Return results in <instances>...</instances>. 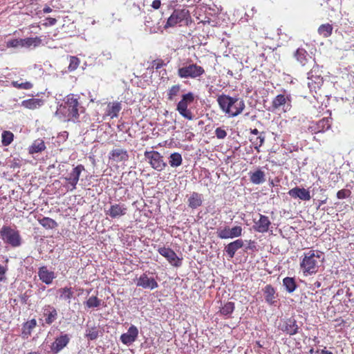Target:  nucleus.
Instances as JSON below:
<instances>
[{
	"instance_id": "f257e3e1",
	"label": "nucleus",
	"mask_w": 354,
	"mask_h": 354,
	"mask_svg": "<svg viewBox=\"0 0 354 354\" xmlns=\"http://www.w3.org/2000/svg\"><path fill=\"white\" fill-rule=\"evenodd\" d=\"M324 260V253L319 250H309L304 254L300 268L305 276L317 272Z\"/></svg>"
},
{
	"instance_id": "f03ea898",
	"label": "nucleus",
	"mask_w": 354,
	"mask_h": 354,
	"mask_svg": "<svg viewBox=\"0 0 354 354\" xmlns=\"http://www.w3.org/2000/svg\"><path fill=\"white\" fill-rule=\"evenodd\" d=\"M217 102L221 110L231 117L238 115L245 108V104L242 100L226 95L218 96Z\"/></svg>"
},
{
	"instance_id": "7ed1b4c3",
	"label": "nucleus",
	"mask_w": 354,
	"mask_h": 354,
	"mask_svg": "<svg viewBox=\"0 0 354 354\" xmlns=\"http://www.w3.org/2000/svg\"><path fill=\"white\" fill-rule=\"evenodd\" d=\"M59 111L68 120L77 119L79 116V102L77 98L73 94L67 95L64 100V104L60 106Z\"/></svg>"
},
{
	"instance_id": "20e7f679",
	"label": "nucleus",
	"mask_w": 354,
	"mask_h": 354,
	"mask_svg": "<svg viewBox=\"0 0 354 354\" xmlns=\"http://www.w3.org/2000/svg\"><path fill=\"white\" fill-rule=\"evenodd\" d=\"M0 236L5 243L17 248L21 245L19 232L10 226H3L0 230Z\"/></svg>"
},
{
	"instance_id": "39448f33",
	"label": "nucleus",
	"mask_w": 354,
	"mask_h": 354,
	"mask_svg": "<svg viewBox=\"0 0 354 354\" xmlns=\"http://www.w3.org/2000/svg\"><path fill=\"white\" fill-rule=\"evenodd\" d=\"M190 19L191 17L188 10L185 8L176 9L167 19L165 28H167L168 27H174L176 25L181 23H185L186 25H187L190 21Z\"/></svg>"
},
{
	"instance_id": "423d86ee",
	"label": "nucleus",
	"mask_w": 354,
	"mask_h": 354,
	"mask_svg": "<svg viewBox=\"0 0 354 354\" xmlns=\"http://www.w3.org/2000/svg\"><path fill=\"white\" fill-rule=\"evenodd\" d=\"M194 100V95L192 92H189L182 95L181 100L178 103L176 110L185 118L192 120L194 115L191 111L187 109L189 104Z\"/></svg>"
},
{
	"instance_id": "0eeeda50",
	"label": "nucleus",
	"mask_w": 354,
	"mask_h": 354,
	"mask_svg": "<svg viewBox=\"0 0 354 354\" xmlns=\"http://www.w3.org/2000/svg\"><path fill=\"white\" fill-rule=\"evenodd\" d=\"M205 73V70L196 64L185 65L178 69V75L181 78H197Z\"/></svg>"
},
{
	"instance_id": "6e6552de",
	"label": "nucleus",
	"mask_w": 354,
	"mask_h": 354,
	"mask_svg": "<svg viewBox=\"0 0 354 354\" xmlns=\"http://www.w3.org/2000/svg\"><path fill=\"white\" fill-rule=\"evenodd\" d=\"M145 157L149 160L151 167L156 171H161L164 170L167 166V163L164 161L163 157L158 151H145Z\"/></svg>"
},
{
	"instance_id": "1a4fd4ad",
	"label": "nucleus",
	"mask_w": 354,
	"mask_h": 354,
	"mask_svg": "<svg viewBox=\"0 0 354 354\" xmlns=\"http://www.w3.org/2000/svg\"><path fill=\"white\" fill-rule=\"evenodd\" d=\"M84 171V167L82 165H78L64 177V180L68 183V189L73 191L76 189V185L79 181L82 172Z\"/></svg>"
},
{
	"instance_id": "9d476101",
	"label": "nucleus",
	"mask_w": 354,
	"mask_h": 354,
	"mask_svg": "<svg viewBox=\"0 0 354 354\" xmlns=\"http://www.w3.org/2000/svg\"><path fill=\"white\" fill-rule=\"evenodd\" d=\"M317 67H313L309 73H308L307 77V85L311 92H317V90L320 88L323 83V79L321 75L317 74L318 72Z\"/></svg>"
},
{
	"instance_id": "9b49d317",
	"label": "nucleus",
	"mask_w": 354,
	"mask_h": 354,
	"mask_svg": "<svg viewBox=\"0 0 354 354\" xmlns=\"http://www.w3.org/2000/svg\"><path fill=\"white\" fill-rule=\"evenodd\" d=\"M158 252L165 257L167 261L173 266L179 267L181 265V259L178 257L176 254L169 248H160L158 250Z\"/></svg>"
},
{
	"instance_id": "f8f14e48",
	"label": "nucleus",
	"mask_w": 354,
	"mask_h": 354,
	"mask_svg": "<svg viewBox=\"0 0 354 354\" xmlns=\"http://www.w3.org/2000/svg\"><path fill=\"white\" fill-rule=\"evenodd\" d=\"M70 341V337L67 334H62L59 337H56L55 341L50 346L51 351L54 354H57L60 352L64 347L67 346Z\"/></svg>"
},
{
	"instance_id": "ddd939ff",
	"label": "nucleus",
	"mask_w": 354,
	"mask_h": 354,
	"mask_svg": "<svg viewBox=\"0 0 354 354\" xmlns=\"http://www.w3.org/2000/svg\"><path fill=\"white\" fill-rule=\"evenodd\" d=\"M138 333L137 327L131 325L127 332L120 336V340L124 344L130 345L137 339Z\"/></svg>"
},
{
	"instance_id": "4468645a",
	"label": "nucleus",
	"mask_w": 354,
	"mask_h": 354,
	"mask_svg": "<svg viewBox=\"0 0 354 354\" xmlns=\"http://www.w3.org/2000/svg\"><path fill=\"white\" fill-rule=\"evenodd\" d=\"M279 328L286 332L289 335H293L298 333L299 326L294 319H288L280 324Z\"/></svg>"
},
{
	"instance_id": "2eb2a0df",
	"label": "nucleus",
	"mask_w": 354,
	"mask_h": 354,
	"mask_svg": "<svg viewBox=\"0 0 354 354\" xmlns=\"http://www.w3.org/2000/svg\"><path fill=\"white\" fill-rule=\"evenodd\" d=\"M38 276L39 279L47 285L52 283L56 277L54 272L48 270L46 266H41L39 268Z\"/></svg>"
},
{
	"instance_id": "dca6fc26",
	"label": "nucleus",
	"mask_w": 354,
	"mask_h": 354,
	"mask_svg": "<svg viewBox=\"0 0 354 354\" xmlns=\"http://www.w3.org/2000/svg\"><path fill=\"white\" fill-rule=\"evenodd\" d=\"M136 284L138 286L150 290L155 289L158 286L156 280L153 278H149L146 274H143L139 277Z\"/></svg>"
},
{
	"instance_id": "f3484780",
	"label": "nucleus",
	"mask_w": 354,
	"mask_h": 354,
	"mask_svg": "<svg viewBox=\"0 0 354 354\" xmlns=\"http://www.w3.org/2000/svg\"><path fill=\"white\" fill-rule=\"evenodd\" d=\"M127 207L124 205L114 204L111 205L109 209L106 211V214L112 218L124 216L127 214Z\"/></svg>"
},
{
	"instance_id": "a211bd4d",
	"label": "nucleus",
	"mask_w": 354,
	"mask_h": 354,
	"mask_svg": "<svg viewBox=\"0 0 354 354\" xmlns=\"http://www.w3.org/2000/svg\"><path fill=\"white\" fill-rule=\"evenodd\" d=\"M288 194L292 198H298L302 201H309L311 198L308 190L298 187L291 189L288 192Z\"/></svg>"
},
{
	"instance_id": "6ab92c4d",
	"label": "nucleus",
	"mask_w": 354,
	"mask_h": 354,
	"mask_svg": "<svg viewBox=\"0 0 354 354\" xmlns=\"http://www.w3.org/2000/svg\"><path fill=\"white\" fill-rule=\"evenodd\" d=\"M109 158L117 162H124L129 159V154L127 150L116 148L111 151Z\"/></svg>"
},
{
	"instance_id": "aec40b11",
	"label": "nucleus",
	"mask_w": 354,
	"mask_h": 354,
	"mask_svg": "<svg viewBox=\"0 0 354 354\" xmlns=\"http://www.w3.org/2000/svg\"><path fill=\"white\" fill-rule=\"evenodd\" d=\"M271 223L268 216L260 214V218L258 221L255 222L254 229L259 232H266Z\"/></svg>"
},
{
	"instance_id": "412c9836",
	"label": "nucleus",
	"mask_w": 354,
	"mask_h": 354,
	"mask_svg": "<svg viewBox=\"0 0 354 354\" xmlns=\"http://www.w3.org/2000/svg\"><path fill=\"white\" fill-rule=\"evenodd\" d=\"M44 315L45 318L46 324L50 325L53 323L57 318V310L50 306H47L44 309Z\"/></svg>"
},
{
	"instance_id": "4be33fe9",
	"label": "nucleus",
	"mask_w": 354,
	"mask_h": 354,
	"mask_svg": "<svg viewBox=\"0 0 354 354\" xmlns=\"http://www.w3.org/2000/svg\"><path fill=\"white\" fill-rule=\"evenodd\" d=\"M243 246V241L241 239L230 243L225 248V252L230 258H233L236 252Z\"/></svg>"
},
{
	"instance_id": "5701e85b",
	"label": "nucleus",
	"mask_w": 354,
	"mask_h": 354,
	"mask_svg": "<svg viewBox=\"0 0 354 354\" xmlns=\"http://www.w3.org/2000/svg\"><path fill=\"white\" fill-rule=\"evenodd\" d=\"M265 299L269 304H274L276 301V294L274 288L271 285H267L263 289Z\"/></svg>"
},
{
	"instance_id": "b1692460",
	"label": "nucleus",
	"mask_w": 354,
	"mask_h": 354,
	"mask_svg": "<svg viewBox=\"0 0 354 354\" xmlns=\"http://www.w3.org/2000/svg\"><path fill=\"white\" fill-rule=\"evenodd\" d=\"M43 105L41 99L31 98L21 102V106L28 109H36Z\"/></svg>"
},
{
	"instance_id": "393cba45",
	"label": "nucleus",
	"mask_w": 354,
	"mask_h": 354,
	"mask_svg": "<svg viewBox=\"0 0 354 354\" xmlns=\"http://www.w3.org/2000/svg\"><path fill=\"white\" fill-rule=\"evenodd\" d=\"M202 195L197 192H193L188 199V205L192 209H196L202 205Z\"/></svg>"
},
{
	"instance_id": "a878e982",
	"label": "nucleus",
	"mask_w": 354,
	"mask_h": 354,
	"mask_svg": "<svg viewBox=\"0 0 354 354\" xmlns=\"http://www.w3.org/2000/svg\"><path fill=\"white\" fill-rule=\"evenodd\" d=\"M288 100V97H285L284 95L279 94L277 95L275 98L273 100L272 107L274 109H277L280 106H283V107H286V109H284V110L286 111L290 106V104H287Z\"/></svg>"
},
{
	"instance_id": "bb28decb",
	"label": "nucleus",
	"mask_w": 354,
	"mask_h": 354,
	"mask_svg": "<svg viewBox=\"0 0 354 354\" xmlns=\"http://www.w3.org/2000/svg\"><path fill=\"white\" fill-rule=\"evenodd\" d=\"M331 118H324L320 120L316 125L315 133L324 132L330 128Z\"/></svg>"
},
{
	"instance_id": "cd10ccee",
	"label": "nucleus",
	"mask_w": 354,
	"mask_h": 354,
	"mask_svg": "<svg viewBox=\"0 0 354 354\" xmlns=\"http://www.w3.org/2000/svg\"><path fill=\"white\" fill-rule=\"evenodd\" d=\"M37 322L35 319H32L26 322L23 326L22 337L26 339L28 338L32 333V330L36 326Z\"/></svg>"
},
{
	"instance_id": "c85d7f7f",
	"label": "nucleus",
	"mask_w": 354,
	"mask_h": 354,
	"mask_svg": "<svg viewBox=\"0 0 354 354\" xmlns=\"http://www.w3.org/2000/svg\"><path fill=\"white\" fill-rule=\"evenodd\" d=\"M46 149L45 143L41 140H35L32 145L29 147V153L31 154L39 153L44 151Z\"/></svg>"
},
{
	"instance_id": "c756f323",
	"label": "nucleus",
	"mask_w": 354,
	"mask_h": 354,
	"mask_svg": "<svg viewBox=\"0 0 354 354\" xmlns=\"http://www.w3.org/2000/svg\"><path fill=\"white\" fill-rule=\"evenodd\" d=\"M59 298L68 301L70 304L71 299L73 297V291L71 288L64 287L58 290Z\"/></svg>"
},
{
	"instance_id": "7c9ffc66",
	"label": "nucleus",
	"mask_w": 354,
	"mask_h": 354,
	"mask_svg": "<svg viewBox=\"0 0 354 354\" xmlns=\"http://www.w3.org/2000/svg\"><path fill=\"white\" fill-rule=\"evenodd\" d=\"M318 34L323 37H328L333 32V26L330 24H322L317 30Z\"/></svg>"
},
{
	"instance_id": "2f4dec72",
	"label": "nucleus",
	"mask_w": 354,
	"mask_h": 354,
	"mask_svg": "<svg viewBox=\"0 0 354 354\" xmlns=\"http://www.w3.org/2000/svg\"><path fill=\"white\" fill-rule=\"evenodd\" d=\"M250 180L252 183L259 185L265 181V174L261 170L259 169L250 176Z\"/></svg>"
},
{
	"instance_id": "473e14b6",
	"label": "nucleus",
	"mask_w": 354,
	"mask_h": 354,
	"mask_svg": "<svg viewBox=\"0 0 354 354\" xmlns=\"http://www.w3.org/2000/svg\"><path fill=\"white\" fill-rule=\"evenodd\" d=\"M108 115L111 116V118L117 117L118 113L121 110V104L120 102H113L112 104H109L108 105Z\"/></svg>"
},
{
	"instance_id": "72a5a7b5",
	"label": "nucleus",
	"mask_w": 354,
	"mask_h": 354,
	"mask_svg": "<svg viewBox=\"0 0 354 354\" xmlns=\"http://www.w3.org/2000/svg\"><path fill=\"white\" fill-rule=\"evenodd\" d=\"M169 163L172 167H177L181 165L183 162V158L181 155L179 153L175 152L171 153L169 158Z\"/></svg>"
},
{
	"instance_id": "f704fd0d",
	"label": "nucleus",
	"mask_w": 354,
	"mask_h": 354,
	"mask_svg": "<svg viewBox=\"0 0 354 354\" xmlns=\"http://www.w3.org/2000/svg\"><path fill=\"white\" fill-rule=\"evenodd\" d=\"M39 223L46 229H54L57 227V222L49 218V217H43L41 219H39Z\"/></svg>"
},
{
	"instance_id": "c9c22d12",
	"label": "nucleus",
	"mask_w": 354,
	"mask_h": 354,
	"mask_svg": "<svg viewBox=\"0 0 354 354\" xmlns=\"http://www.w3.org/2000/svg\"><path fill=\"white\" fill-rule=\"evenodd\" d=\"M295 56L297 61L300 62L302 66H305L308 62V54L306 51L303 48H299L296 51Z\"/></svg>"
},
{
	"instance_id": "e433bc0d",
	"label": "nucleus",
	"mask_w": 354,
	"mask_h": 354,
	"mask_svg": "<svg viewBox=\"0 0 354 354\" xmlns=\"http://www.w3.org/2000/svg\"><path fill=\"white\" fill-rule=\"evenodd\" d=\"M23 47H30V46H38L41 42V39L37 37H28L26 39H22Z\"/></svg>"
},
{
	"instance_id": "4c0bfd02",
	"label": "nucleus",
	"mask_w": 354,
	"mask_h": 354,
	"mask_svg": "<svg viewBox=\"0 0 354 354\" xmlns=\"http://www.w3.org/2000/svg\"><path fill=\"white\" fill-rule=\"evenodd\" d=\"M14 140V134L10 131H4L1 135V143L4 147L10 145Z\"/></svg>"
},
{
	"instance_id": "58836bf2",
	"label": "nucleus",
	"mask_w": 354,
	"mask_h": 354,
	"mask_svg": "<svg viewBox=\"0 0 354 354\" xmlns=\"http://www.w3.org/2000/svg\"><path fill=\"white\" fill-rule=\"evenodd\" d=\"M283 285L285 286L286 290L291 293L296 289V283L293 278L286 277L283 280Z\"/></svg>"
},
{
	"instance_id": "ea45409f",
	"label": "nucleus",
	"mask_w": 354,
	"mask_h": 354,
	"mask_svg": "<svg viewBox=\"0 0 354 354\" xmlns=\"http://www.w3.org/2000/svg\"><path fill=\"white\" fill-rule=\"evenodd\" d=\"M100 330L95 326L88 328L86 330V337L90 340H95L99 336Z\"/></svg>"
},
{
	"instance_id": "a19ab883",
	"label": "nucleus",
	"mask_w": 354,
	"mask_h": 354,
	"mask_svg": "<svg viewBox=\"0 0 354 354\" xmlns=\"http://www.w3.org/2000/svg\"><path fill=\"white\" fill-rule=\"evenodd\" d=\"M234 310V304L233 302H227L221 309V313L225 316L230 317Z\"/></svg>"
},
{
	"instance_id": "79ce46f5",
	"label": "nucleus",
	"mask_w": 354,
	"mask_h": 354,
	"mask_svg": "<svg viewBox=\"0 0 354 354\" xmlns=\"http://www.w3.org/2000/svg\"><path fill=\"white\" fill-rule=\"evenodd\" d=\"M180 91V85L176 84L172 86L168 91L167 98L170 101H173L174 97L177 96Z\"/></svg>"
},
{
	"instance_id": "37998d69",
	"label": "nucleus",
	"mask_w": 354,
	"mask_h": 354,
	"mask_svg": "<svg viewBox=\"0 0 354 354\" xmlns=\"http://www.w3.org/2000/svg\"><path fill=\"white\" fill-rule=\"evenodd\" d=\"M218 237L222 239H232L231 234H230V227L227 226H225L223 229L220 228L217 230L216 232Z\"/></svg>"
},
{
	"instance_id": "c03bdc74",
	"label": "nucleus",
	"mask_w": 354,
	"mask_h": 354,
	"mask_svg": "<svg viewBox=\"0 0 354 354\" xmlns=\"http://www.w3.org/2000/svg\"><path fill=\"white\" fill-rule=\"evenodd\" d=\"M101 302L102 301L97 297H91L87 299L86 304L88 308H95L99 307L101 305Z\"/></svg>"
},
{
	"instance_id": "a18cd8bd",
	"label": "nucleus",
	"mask_w": 354,
	"mask_h": 354,
	"mask_svg": "<svg viewBox=\"0 0 354 354\" xmlns=\"http://www.w3.org/2000/svg\"><path fill=\"white\" fill-rule=\"evenodd\" d=\"M12 85L17 88L25 89V90L30 89L32 88V86H33L32 84L30 82L19 83L17 81H13L12 82Z\"/></svg>"
},
{
	"instance_id": "49530a36",
	"label": "nucleus",
	"mask_w": 354,
	"mask_h": 354,
	"mask_svg": "<svg viewBox=\"0 0 354 354\" xmlns=\"http://www.w3.org/2000/svg\"><path fill=\"white\" fill-rule=\"evenodd\" d=\"M230 230L232 239L239 237L242 234L243 228L241 226H234L232 228H230Z\"/></svg>"
},
{
	"instance_id": "de8ad7c7",
	"label": "nucleus",
	"mask_w": 354,
	"mask_h": 354,
	"mask_svg": "<svg viewBox=\"0 0 354 354\" xmlns=\"http://www.w3.org/2000/svg\"><path fill=\"white\" fill-rule=\"evenodd\" d=\"M263 133H261L260 136L257 137L254 140L251 139L253 145H254V148L259 151V147H260L264 142L265 136H263Z\"/></svg>"
},
{
	"instance_id": "09e8293b",
	"label": "nucleus",
	"mask_w": 354,
	"mask_h": 354,
	"mask_svg": "<svg viewBox=\"0 0 354 354\" xmlns=\"http://www.w3.org/2000/svg\"><path fill=\"white\" fill-rule=\"evenodd\" d=\"M79 64H80V60L77 57H70V64H69L68 68L70 71H73L78 67Z\"/></svg>"
},
{
	"instance_id": "8fccbe9b",
	"label": "nucleus",
	"mask_w": 354,
	"mask_h": 354,
	"mask_svg": "<svg viewBox=\"0 0 354 354\" xmlns=\"http://www.w3.org/2000/svg\"><path fill=\"white\" fill-rule=\"evenodd\" d=\"M22 39H12L10 41H8L7 42V46L8 47H12V48H17L18 46H22L23 47V43H22Z\"/></svg>"
},
{
	"instance_id": "3c124183",
	"label": "nucleus",
	"mask_w": 354,
	"mask_h": 354,
	"mask_svg": "<svg viewBox=\"0 0 354 354\" xmlns=\"http://www.w3.org/2000/svg\"><path fill=\"white\" fill-rule=\"evenodd\" d=\"M350 194H351V192L348 189H341L337 192V197L339 199H344V198L348 197L350 196Z\"/></svg>"
},
{
	"instance_id": "603ef678",
	"label": "nucleus",
	"mask_w": 354,
	"mask_h": 354,
	"mask_svg": "<svg viewBox=\"0 0 354 354\" xmlns=\"http://www.w3.org/2000/svg\"><path fill=\"white\" fill-rule=\"evenodd\" d=\"M215 134L218 139H223L227 136L226 131L220 127L216 129Z\"/></svg>"
},
{
	"instance_id": "864d4df0",
	"label": "nucleus",
	"mask_w": 354,
	"mask_h": 354,
	"mask_svg": "<svg viewBox=\"0 0 354 354\" xmlns=\"http://www.w3.org/2000/svg\"><path fill=\"white\" fill-rule=\"evenodd\" d=\"M7 272V268L0 264V282L4 281L6 279V274Z\"/></svg>"
},
{
	"instance_id": "5fc2aeb1",
	"label": "nucleus",
	"mask_w": 354,
	"mask_h": 354,
	"mask_svg": "<svg viewBox=\"0 0 354 354\" xmlns=\"http://www.w3.org/2000/svg\"><path fill=\"white\" fill-rule=\"evenodd\" d=\"M164 62L161 59H156V60H154L152 63V67L153 68H156V70L160 68L163 65H164Z\"/></svg>"
},
{
	"instance_id": "6e6d98bb",
	"label": "nucleus",
	"mask_w": 354,
	"mask_h": 354,
	"mask_svg": "<svg viewBox=\"0 0 354 354\" xmlns=\"http://www.w3.org/2000/svg\"><path fill=\"white\" fill-rule=\"evenodd\" d=\"M311 354H333L330 351L326 350H317L314 352L313 349L310 351Z\"/></svg>"
},
{
	"instance_id": "4d7b16f0",
	"label": "nucleus",
	"mask_w": 354,
	"mask_h": 354,
	"mask_svg": "<svg viewBox=\"0 0 354 354\" xmlns=\"http://www.w3.org/2000/svg\"><path fill=\"white\" fill-rule=\"evenodd\" d=\"M160 5H161V3H160V0H154L153 2H152V4H151V6L154 8V9H158L160 7Z\"/></svg>"
},
{
	"instance_id": "13d9d810",
	"label": "nucleus",
	"mask_w": 354,
	"mask_h": 354,
	"mask_svg": "<svg viewBox=\"0 0 354 354\" xmlns=\"http://www.w3.org/2000/svg\"><path fill=\"white\" fill-rule=\"evenodd\" d=\"M51 11H52V9L50 7H46V8H44V12L45 13H48V12H50Z\"/></svg>"
},
{
	"instance_id": "bf43d9fd",
	"label": "nucleus",
	"mask_w": 354,
	"mask_h": 354,
	"mask_svg": "<svg viewBox=\"0 0 354 354\" xmlns=\"http://www.w3.org/2000/svg\"><path fill=\"white\" fill-rule=\"evenodd\" d=\"M251 133L254 134V135H258L259 133L258 129H254L252 130H251Z\"/></svg>"
},
{
	"instance_id": "052dcab7",
	"label": "nucleus",
	"mask_w": 354,
	"mask_h": 354,
	"mask_svg": "<svg viewBox=\"0 0 354 354\" xmlns=\"http://www.w3.org/2000/svg\"><path fill=\"white\" fill-rule=\"evenodd\" d=\"M56 21H56V19H54V18H50V19H49V22H50V24L51 25L55 24L56 23Z\"/></svg>"
},
{
	"instance_id": "680f3d73",
	"label": "nucleus",
	"mask_w": 354,
	"mask_h": 354,
	"mask_svg": "<svg viewBox=\"0 0 354 354\" xmlns=\"http://www.w3.org/2000/svg\"><path fill=\"white\" fill-rule=\"evenodd\" d=\"M104 55L106 56L107 59H110L111 57V54L110 52H107L106 53H104Z\"/></svg>"
},
{
	"instance_id": "e2e57ef3",
	"label": "nucleus",
	"mask_w": 354,
	"mask_h": 354,
	"mask_svg": "<svg viewBox=\"0 0 354 354\" xmlns=\"http://www.w3.org/2000/svg\"><path fill=\"white\" fill-rule=\"evenodd\" d=\"M314 286H315V288H319L321 286V283L319 281H316L314 283Z\"/></svg>"
}]
</instances>
